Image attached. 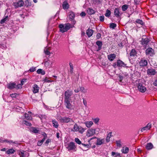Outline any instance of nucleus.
I'll use <instances>...</instances> for the list:
<instances>
[{"mask_svg":"<svg viewBox=\"0 0 157 157\" xmlns=\"http://www.w3.org/2000/svg\"><path fill=\"white\" fill-rule=\"evenodd\" d=\"M104 16H100L99 17L100 21L101 22L103 21L104 20Z\"/></svg>","mask_w":157,"mask_h":157,"instance_id":"obj_49","label":"nucleus"},{"mask_svg":"<svg viewBox=\"0 0 157 157\" xmlns=\"http://www.w3.org/2000/svg\"><path fill=\"white\" fill-rule=\"evenodd\" d=\"M67 148L69 150L75 149L76 148L75 143L73 142H71L67 145Z\"/></svg>","mask_w":157,"mask_h":157,"instance_id":"obj_7","label":"nucleus"},{"mask_svg":"<svg viewBox=\"0 0 157 157\" xmlns=\"http://www.w3.org/2000/svg\"><path fill=\"white\" fill-rule=\"evenodd\" d=\"M145 53L147 55H149L151 56H152L154 54L153 49L151 48L147 49L145 51Z\"/></svg>","mask_w":157,"mask_h":157,"instance_id":"obj_10","label":"nucleus"},{"mask_svg":"<svg viewBox=\"0 0 157 157\" xmlns=\"http://www.w3.org/2000/svg\"><path fill=\"white\" fill-rule=\"evenodd\" d=\"M82 144L84 147H86L87 148L91 146V144Z\"/></svg>","mask_w":157,"mask_h":157,"instance_id":"obj_54","label":"nucleus"},{"mask_svg":"<svg viewBox=\"0 0 157 157\" xmlns=\"http://www.w3.org/2000/svg\"><path fill=\"white\" fill-rule=\"evenodd\" d=\"M126 64H125L122 61L119 59L117 61V66L118 67L126 66Z\"/></svg>","mask_w":157,"mask_h":157,"instance_id":"obj_16","label":"nucleus"},{"mask_svg":"<svg viewBox=\"0 0 157 157\" xmlns=\"http://www.w3.org/2000/svg\"><path fill=\"white\" fill-rule=\"evenodd\" d=\"M37 73L39 74H41L42 75H44L45 74V72L41 69H39L37 71Z\"/></svg>","mask_w":157,"mask_h":157,"instance_id":"obj_32","label":"nucleus"},{"mask_svg":"<svg viewBox=\"0 0 157 157\" xmlns=\"http://www.w3.org/2000/svg\"><path fill=\"white\" fill-rule=\"evenodd\" d=\"M18 94L16 93L12 94H10V96L12 98H16Z\"/></svg>","mask_w":157,"mask_h":157,"instance_id":"obj_52","label":"nucleus"},{"mask_svg":"<svg viewBox=\"0 0 157 157\" xmlns=\"http://www.w3.org/2000/svg\"><path fill=\"white\" fill-rule=\"evenodd\" d=\"M136 22L137 23L140 24L142 25H143L144 24V23H143V21L140 19H137V20H136Z\"/></svg>","mask_w":157,"mask_h":157,"instance_id":"obj_42","label":"nucleus"},{"mask_svg":"<svg viewBox=\"0 0 157 157\" xmlns=\"http://www.w3.org/2000/svg\"><path fill=\"white\" fill-rule=\"evenodd\" d=\"M153 84L155 86H157V79L154 82Z\"/></svg>","mask_w":157,"mask_h":157,"instance_id":"obj_64","label":"nucleus"},{"mask_svg":"<svg viewBox=\"0 0 157 157\" xmlns=\"http://www.w3.org/2000/svg\"><path fill=\"white\" fill-rule=\"evenodd\" d=\"M117 26L116 24L114 23H111L110 24L109 27L113 29H114Z\"/></svg>","mask_w":157,"mask_h":157,"instance_id":"obj_39","label":"nucleus"},{"mask_svg":"<svg viewBox=\"0 0 157 157\" xmlns=\"http://www.w3.org/2000/svg\"><path fill=\"white\" fill-rule=\"evenodd\" d=\"M29 70L31 72H33L36 71V68L35 67H33L30 68Z\"/></svg>","mask_w":157,"mask_h":157,"instance_id":"obj_51","label":"nucleus"},{"mask_svg":"<svg viewBox=\"0 0 157 157\" xmlns=\"http://www.w3.org/2000/svg\"><path fill=\"white\" fill-rule=\"evenodd\" d=\"M116 55L114 54H110L107 56V58L110 61H112L116 58Z\"/></svg>","mask_w":157,"mask_h":157,"instance_id":"obj_14","label":"nucleus"},{"mask_svg":"<svg viewBox=\"0 0 157 157\" xmlns=\"http://www.w3.org/2000/svg\"><path fill=\"white\" fill-rule=\"evenodd\" d=\"M111 155L112 156H114L115 155V157L119 156L120 155V153H116L114 151H112L111 153Z\"/></svg>","mask_w":157,"mask_h":157,"instance_id":"obj_38","label":"nucleus"},{"mask_svg":"<svg viewBox=\"0 0 157 157\" xmlns=\"http://www.w3.org/2000/svg\"><path fill=\"white\" fill-rule=\"evenodd\" d=\"M129 151V148L128 147H126L125 148H123V149L121 150L122 153L124 154L127 153Z\"/></svg>","mask_w":157,"mask_h":157,"instance_id":"obj_30","label":"nucleus"},{"mask_svg":"<svg viewBox=\"0 0 157 157\" xmlns=\"http://www.w3.org/2000/svg\"><path fill=\"white\" fill-rule=\"evenodd\" d=\"M151 126V124L149 123H148L146 126L143 128L141 130V132H143L144 130H148L150 129Z\"/></svg>","mask_w":157,"mask_h":157,"instance_id":"obj_17","label":"nucleus"},{"mask_svg":"<svg viewBox=\"0 0 157 157\" xmlns=\"http://www.w3.org/2000/svg\"><path fill=\"white\" fill-rule=\"evenodd\" d=\"M130 57L132 59L135 56H137V53L136 50L134 49H132L130 53Z\"/></svg>","mask_w":157,"mask_h":157,"instance_id":"obj_12","label":"nucleus"},{"mask_svg":"<svg viewBox=\"0 0 157 157\" xmlns=\"http://www.w3.org/2000/svg\"><path fill=\"white\" fill-rule=\"evenodd\" d=\"M69 65L70 67V72L71 74H72L73 72V65L71 63H70Z\"/></svg>","mask_w":157,"mask_h":157,"instance_id":"obj_36","label":"nucleus"},{"mask_svg":"<svg viewBox=\"0 0 157 157\" xmlns=\"http://www.w3.org/2000/svg\"><path fill=\"white\" fill-rule=\"evenodd\" d=\"M113 66L115 68H116L117 67V63H114L113 64Z\"/></svg>","mask_w":157,"mask_h":157,"instance_id":"obj_63","label":"nucleus"},{"mask_svg":"<svg viewBox=\"0 0 157 157\" xmlns=\"http://www.w3.org/2000/svg\"><path fill=\"white\" fill-rule=\"evenodd\" d=\"M150 41V39L147 37H146L145 38H142L141 41V44L142 45L145 46Z\"/></svg>","mask_w":157,"mask_h":157,"instance_id":"obj_11","label":"nucleus"},{"mask_svg":"<svg viewBox=\"0 0 157 157\" xmlns=\"http://www.w3.org/2000/svg\"><path fill=\"white\" fill-rule=\"evenodd\" d=\"M75 141L78 144H81V142L80 140L77 138H75Z\"/></svg>","mask_w":157,"mask_h":157,"instance_id":"obj_44","label":"nucleus"},{"mask_svg":"<svg viewBox=\"0 0 157 157\" xmlns=\"http://www.w3.org/2000/svg\"><path fill=\"white\" fill-rule=\"evenodd\" d=\"M33 92L35 94L38 92L39 88L36 84H34L33 86Z\"/></svg>","mask_w":157,"mask_h":157,"instance_id":"obj_18","label":"nucleus"},{"mask_svg":"<svg viewBox=\"0 0 157 157\" xmlns=\"http://www.w3.org/2000/svg\"><path fill=\"white\" fill-rule=\"evenodd\" d=\"M111 12L109 10L107 9L105 14V16L106 17H109L110 15Z\"/></svg>","mask_w":157,"mask_h":157,"instance_id":"obj_35","label":"nucleus"},{"mask_svg":"<svg viewBox=\"0 0 157 157\" xmlns=\"http://www.w3.org/2000/svg\"><path fill=\"white\" fill-rule=\"evenodd\" d=\"M101 35L100 33H98L96 35V37L97 39H99L101 37Z\"/></svg>","mask_w":157,"mask_h":157,"instance_id":"obj_57","label":"nucleus"},{"mask_svg":"<svg viewBox=\"0 0 157 157\" xmlns=\"http://www.w3.org/2000/svg\"><path fill=\"white\" fill-rule=\"evenodd\" d=\"M86 15V14L84 12H82L81 13H80V15L82 17H84Z\"/></svg>","mask_w":157,"mask_h":157,"instance_id":"obj_56","label":"nucleus"},{"mask_svg":"<svg viewBox=\"0 0 157 157\" xmlns=\"http://www.w3.org/2000/svg\"><path fill=\"white\" fill-rule=\"evenodd\" d=\"M27 80V79H23L21 81V83L19 84L18 85H21V86L24 84V82Z\"/></svg>","mask_w":157,"mask_h":157,"instance_id":"obj_47","label":"nucleus"},{"mask_svg":"<svg viewBox=\"0 0 157 157\" xmlns=\"http://www.w3.org/2000/svg\"><path fill=\"white\" fill-rule=\"evenodd\" d=\"M7 88L12 90L14 88H15L17 90L21 89L22 88V86L21 85H16V83L13 82H10L9 84H8L7 85Z\"/></svg>","mask_w":157,"mask_h":157,"instance_id":"obj_3","label":"nucleus"},{"mask_svg":"<svg viewBox=\"0 0 157 157\" xmlns=\"http://www.w3.org/2000/svg\"><path fill=\"white\" fill-rule=\"evenodd\" d=\"M51 141V139H48L46 141L45 144L46 146H48V145L49 142H50Z\"/></svg>","mask_w":157,"mask_h":157,"instance_id":"obj_45","label":"nucleus"},{"mask_svg":"<svg viewBox=\"0 0 157 157\" xmlns=\"http://www.w3.org/2000/svg\"><path fill=\"white\" fill-rule=\"evenodd\" d=\"M79 128L77 125L76 124L74 125V129L76 131L78 130Z\"/></svg>","mask_w":157,"mask_h":157,"instance_id":"obj_53","label":"nucleus"},{"mask_svg":"<svg viewBox=\"0 0 157 157\" xmlns=\"http://www.w3.org/2000/svg\"><path fill=\"white\" fill-rule=\"evenodd\" d=\"M116 144L117 146L119 147L121 146V141L120 140H117L116 141Z\"/></svg>","mask_w":157,"mask_h":157,"instance_id":"obj_46","label":"nucleus"},{"mask_svg":"<svg viewBox=\"0 0 157 157\" xmlns=\"http://www.w3.org/2000/svg\"><path fill=\"white\" fill-rule=\"evenodd\" d=\"M93 33V30L92 29H88L86 31V34L88 37H90L92 36Z\"/></svg>","mask_w":157,"mask_h":157,"instance_id":"obj_21","label":"nucleus"},{"mask_svg":"<svg viewBox=\"0 0 157 157\" xmlns=\"http://www.w3.org/2000/svg\"><path fill=\"white\" fill-rule=\"evenodd\" d=\"M96 3H100L102 1V0H94Z\"/></svg>","mask_w":157,"mask_h":157,"instance_id":"obj_60","label":"nucleus"},{"mask_svg":"<svg viewBox=\"0 0 157 157\" xmlns=\"http://www.w3.org/2000/svg\"><path fill=\"white\" fill-rule=\"evenodd\" d=\"M59 120L60 122L62 123H68L69 122H74L71 118L67 117H60L59 118Z\"/></svg>","mask_w":157,"mask_h":157,"instance_id":"obj_5","label":"nucleus"},{"mask_svg":"<svg viewBox=\"0 0 157 157\" xmlns=\"http://www.w3.org/2000/svg\"><path fill=\"white\" fill-rule=\"evenodd\" d=\"M25 5L26 7H28L29 6L31 5V3L28 0H26L25 1Z\"/></svg>","mask_w":157,"mask_h":157,"instance_id":"obj_40","label":"nucleus"},{"mask_svg":"<svg viewBox=\"0 0 157 157\" xmlns=\"http://www.w3.org/2000/svg\"><path fill=\"white\" fill-rule=\"evenodd\" d=\"M96 44L98 46V49L97 50V51L100 50L101 48L102 45V43L101 41L98 40L96 42Z\"/></svg>","mask_w":157,"mask_h":157,"instance_id":"obj_19","label":"nucleus"},{"mask_svg":"<svg viewBox=\"0 0 157 157\" xmlns=\"http://www.w3.org/2000/svg\"><path fill=\"white\" fill-rule=\"evenodd\" d=\"M137 88L139 91L143 93H144L147 90L145 84L142 82L139 83L138 84Z\"/></svg>","mask_w":157,"mask_h":157,"instance_id":"obj_4","label":"nucleus"},{"mask_svg":"<svg viewBox=\"0 0 157 157\" xmlns=\"http://www.w3.org/2000/svg\"><path fill=\"white\" fill-rule=\"evenodd\" d=\"M19 155L21 157H24V153L22 152H19Z\"/></svg>","mask_w":157,"mask_h":157,"instance_id":"obj_62","label":"nucleus"},{"mask_svg":"<svg viewBox=\"0 0 157 157\" xmlns=\"http://www.w3.org/2000/svg\"><path fill=\"white\" fill-rule=\"evenodd\" d=\"M43 143L41 142V141H38L37 142V145L39 146H40Z\"/></svg>","mask_w":157,"mask_h":157,"instance_id":"obj_61","label":"nucleus"},{"mask_svg":"<svg viewBox=\"0 0 157 157\" xmlns=\"http://www.w3.org/2000/svg\"><path fill=\"white\" fill-rule=\"evenodd\" d=\"M75 17V14L72 12H70L69 15V18L71 20H73Z\"/></svg>","mask_w":157,"mask_h":157,"instance_id":"obj_25","label":"nucleus"},{"mask_svg":"<svg viewBox=\"0 0 157 157\" xmlns=\"http://www.w3.org/2000/svg\"><path fill=\"white\" fill-rule=\"evenodd\" d=\"M52 123L53 124V126L56 128H57L58 127L59 124L58 122L56 121L55 120L52 121Z\"/></svg>","mask_w":157,"mask_h":157,"instance_id":"obj_31","label":"nucleus"},{"mask_svg":"<svg viewBox=\"0 0 157 157\" xmlns=\"http://www.w3.org/2000/svg\"><path fill=\"white\" fill-rule=\"evenodd\" d=\"M83 103L84 105L85 106H86L87 105V102L86 100H85V99L83 98Z\"/></svg>","mask_w":157,"mask_h":157,"instance_id":"obj_59","label":"nucleus"},{"mask_svg":"<svg viewBox=\"0 0 157 157\" xmlns=\"http://www.w3.org/2000/svg\"><path fill=\"white\" fill-rule=\"evenodd\" d=\"M153 148V146L151 143H148L146 146V148L147 150H150Z\"/></svg>","mask_w":157,"mask_h":157,"instance_id":"obj_23","label":"nucleus"},{"mask_svg":"<svg viewBox=\"0 0 157 157\" xmlns=\"http://www.w3.org/2000/svg\"><path fill=\"white\" fill-rule=\"evenodd\" d=\"M99 119L98 118H95L94 120V121L95 123H97L99 122Z\"/></svg>","mask_w":157,"mask_h":157,"instance_id":"obj_55","label":"nucleus"},{"mask_svg":"<svg viewBox=\"0 0 157 157\" xmlns=\"http://www.w3.org/2000/svg\"><path fill=\"white\" fill-rule=\"evenodd\" d=\"M74 26H72L70 23H67L64 25L60 24L59 25L60 31L62 33L67 31L70 28H72Z\"/></svg>","mask_w":157,"mask_h":157,"instance_id":"obj_2","label":"nucleus"},{"mask_svg":"<svg viewBox=\"0 0 157 157\" xmlns=\"http://www.w3.org/2000/svg\"><path fill=\"white\" fill-rule=\"evenodd\" d=\"M44 53L46 55H49L50 54V52L47 50H44Z\"/></svg>","mask_w":157,"mask_h":157,"instance_id":"obj_58","label":"nucleus"},{"mask_svg":"<svg viewBox=\"0 0 157 157\" xmlns=\"http://www.w3.org/2000/svg\"><path fill=\"white\" fill-rule=\"evenodd\" d=\"M94 138H96L97 139V141L96 142V144L97 145H100L104 143V142L105 141L104 139H101L99 138H97L96 137H94L92 138H91L90 140H89L88 142H89L90 141Z\"/></svg>","mask_w":157,"mask_h":157,"instance_id":"obj_6","label":"nucleus"},{"mask_svg":"<svg viewBox=\"0 0 157 157\" xmlns=\"http://www.w3.org/2000/svg\"><path fill=\"white\" fill-rule=\"evenodd\" d=\"M95 133V129L92 128L88 130L86 135L88 137H90Z\"/></svg>","mask_w":157,"mask_h":157,"instance_id":"obj_9","label":"nucleus"},{"mask_svg":"<svg viewBox=\"0 0 157 157\" xmlns=\"http://www.w3.org/2000/svg\"><path fill=\"white\" fill-rule=\"evenodd\" d=\"M78 130L79 131V132H80L81 133H82L84 132L85 129L81 127L79 128Z\"/></svg>","mask_w":157,"mask_h":157,"instance_id":"obj_50","label":"nucleus"},{"mask_svg":"<svg viewBox=\"0 0 157 157\" xmlns=\"http://www.w3.org/2000/svg\"><path fill=\"white\" fill-rule=\"evenodd\" d=\"M8 18V17L7 16L6 17L4 18L1 20L0 23L1 24H2L4 23L5 22V21L7 20Z\"/></svg>","mask_w":157,"mask_h":157,"instance_id":"obj_48","label":"nucleus"},{"mask_svg":"<svg viewBox=\"0 0 157 157\" xmlns=\"http://www.w3.org/2000/svg\"><path fill=\"white\" fill-rule=\"evenodd\" d=\"M24 2L22 0H20L17 2H14L13 5L16 8L18 7H21L23 6L24 4Z\"/></svg>","mask_w":157,"mask_h":157,"instance_id":"obj_8","label":"nucleus"},{"mask_svg":"<svg viewBox=\"0 0 157 157\" xmlns=\"http://www.w3.org/2000/svg\"><path fill=\"white\" fill-rule=\"evenodd\" d=\"M111 132H109L108 133L107 136L106 138V140L107 142H109L110 140V136H111Z\"/></svg>","mask_w":157,"mask_h":157,"instance_id":"obj_33","label":"nucleus"},{"mask_svg":"<svg viewBox=\"0 0 157 157\" xmlns=\"http://www.w3.org/2000/svg\"><path fill=\"white\" fill-rule=\"evenodd\" d=\"M114 14L117 17H120L121 14L119 11V9L118 8H115L114 11Z\"/></svg>","mask_w":157,"mask_h":157,"instance_id":"obj_22","label":"nucleus"},{"mask_svg":"<svg viewBox=\"0 0 157 157\" xmlns=\"http://www.w3.org/2000/svg\"><path fill=\"white\" fill-rule=\"evenodd\" d=\"M128 7V5H124L122 7V9L123 11H126Z\"/></svg>","mask_w":157,"mask_h":157,"instance_id":"obj_37","label":"nucleus"},{"mask_svg":"<svg viewBox=\"0 0 157 157\" xmlns=\"http://www.w3.org/2000/svg\"><path fill=\"white\" fill-rule=\"evenodd\" d=\"M24 117L25 119L28 120H31L32 119V117L30 116L29 115V114L25 113L24 114Z\"/></svg>","mask_w":157,"mask_h":157,"instance_id":"obj_34","label":"nucleus"},{"mask_svg":"<svg viewBox=\"0 0 157 157\" xmlns=\"http://www.w3.org/2000/svg\"><path fill=\"white\" fill-rule=\"evenodd\" d=\"M23 123L26 124V125L30 126L31 125V124L30 122L26 120H24L23 121Z\"/></svg>","mask_w":157,"mask_h":157,"instance_id":"obj_41","label":"nucleus"},{"mask_svg":"<svg viewBox=\"0 0 157 157\" xmlns=\"http://www.w3.org/2000/svg\"><path fill=\"white\" fill-rule=\"evenodd\" d=\"M87 12L90 14H93L95 13V11L92 9L90 8H88L87 10Z\"/></svg>","mask_w":157,"mask_h":157,"instance_id":"obj_28","label":"nucleus"},{"mask_svg":"<svg viewBox=\"0 0 157 157\" xmlns=\"http://www.w3.org/2000/svg\"><path fill=\"white\" fill-rule=\"evenodd\" d=\"M147 74L151 75H154L156 73V71L154 69H148L147 70Z\"/></svg>","mask_w":157,"mask_h":157,"instance_id":"obj_13","label":"nucleus"},{"mask_svg":"<svg viewBox=\"0 0 157 157\" xmlns=\"http://www.w3.org/2000/svg\"><path fill=\"white\" fill-rule=\"evenodd\" d=\"M4 142H6L8 143H13L14 144H18V142L17 141L13 142V140H10V141H8V140H3L0 139V142L3 143Z\"/></svg>","mask_w":157,"mask_h":157,"instance_id":"obj_26","label":"nucleus"},{"mask_svg":"<svg viewBox=\"0 0 157 157\" xmlns=\"http://www.w3.org/2000/svg\"><path fill=\"white\" fill-rule=\"evenodd\" d=\"M80 91L81 92H82L84 93H86V90H85L84 87H80Z\"/></svg>","mask_w":157,"mask_h":157,"instance_id":"obj_43","label":"nucleus"},{"mask_svg":"<svg viewBox=\"0 0 157 157\" xmlns=\"http://www.w3.org/2000/svg\"><path fill=\"white\" fill-rule=\"evenodd\" d=\"M15 151V150L13 148H11L7 150L6 151V153L7 154H12Z\"/></svg>","mask_w":157,"mask_h":157,"instance_id":"obj_29","label":"nucleus"},{"mask_svg":"<svg viewBox=\"0 0 157 157\" xmlns=\"http://www.w3.org/2000/svg\"><path fill=\"white\" fill-rule=\"evenodd\" d=\"M86 126L88 128H89L91 127V126L93 124V123L92 121H86L84 123Z\"/></svg>","mask_w":157,"mask_h":157,"instance_id":"obj_27","label":"nucleus"},{"mask_svg":"<svg viewBox=\"0 0 157 157\" xmlns=\"http://www.w3.org/2000/svg\"><path fill=\"white\" fill-rule=\"evenodd\" d=\"M73 94V92L69 90L65 91L64 93V103L66 108L68 109H73V105L72 104V101L71 96Z\"/></svg>","mask_w":157,"mask_h":157,"instance_id":"obj_1","label":"nucleus"},{"mask_svg":"<svg viewBox=\"0 0 157 157\" xmlns=\"http://www.w3.org/2000/svg\"><path fill=\"white\" fill-rule=\"evenodd\" d=\"M63 7L64 9H68L69 7V5L67 1H64L63 3Z\"/></svg>","mask_w":157,"mask_h":157,"instance_id":"obj_24","label":"nucleus"},{"mask_svg":"<svg viewBox=\"0 0 157 157\" xmlns=\"http://www.w3.org/2000/svg\"><path fill=\"white\" fill-rule=\"evenodd\" d=\"M30 130V131L34 133H39L40 131L37 129L36 128L34 127H31Z\"/></svg>","mask_w":157,"mask_h":157,"instance_id":"obj_20","label":"nucleus"},{"mask_svg":"<svg viewBox=\"0 0 157 157\" xmlns=\"http://www.w3.org/2000/svg\"><path fill=\"white\" fill-rule=\"evenodd\" d=\"M147 60L143 59H142L139 63V65L140 66L144 67L147 65Z\"/></svg>","mask_w":157,"mask_h":157,"instance_id":"obj_15","label":"nucleus"}]
</instances>
